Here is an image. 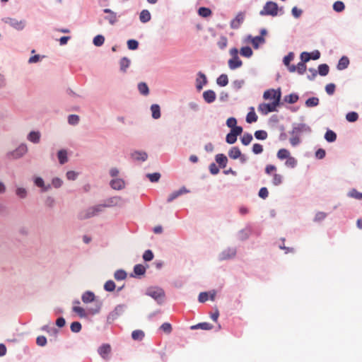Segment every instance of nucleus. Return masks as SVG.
<instances>
[{
	"label": "nucleus",
	"mask_w": 362,
	"mask_h": 362,
	"mask_svg": "<svg viewBox=\"0 0 362 362\" xmlns=\"http://www.w3.org/2000/svg\"><path fill=\"white\" fill-rule=\"evenodd\" d=\"M211 13V10L207 7L202 6L198 9V14L203 18H207L210 16Z\"/></svg>",
	"instance_id": "c9c22d12"
},
{
	"label": "nucleus",
	"mask_w": 362,
	"mask_h": 362,
	"mask_svg": "<svg viewBox=\"0 0 362 362\" xmlns=\"http://www.w3.org/2000/svg\"><path fill=\"white\" fill-rule=\"evenodd\" d=\"M146 269V268L144 265L139 264L134 266V272L136 275L140 276L145 274Z\"/></svg>",
	"instance_id": "e433bc0d"
},
{
	"label": "nucleus",
	"mask_w": 362,
	"mask_h": 362,
	"mask_svg": "<svg viewBox=\"0 0 362 362\" xmlns=\"http://www.w3.org/2000/svg\"><path fill=\"white\" fill-rule=\"evenodd\" d=\"M296 68H297V72L300 75H303L307 69L305 63H303L302 62H300L297 64Z\"/></svg>",
	"instance_id": "4d7b16f0"
},
{
	"label": "nucleus",
	"mask_w": 362,
	"mask_h": 362,
	"mask_svg": "<svg viewBox=\"0 0 362 362\" xmlns=\"http://www.w3.org/2000/svg\"><path fill=\"white\" fill-rule=\"evenodd\" d=\"M6 23L18 30H22L25 26V22L23 21H18L15 18H8Z\"/></svg>",
	"instance_id": "9b49d317"
},
{
	"label": "nucleus",
	"mask_w": 362,
	"mask_h": 362,
	"mask_svg": "<svg viewBox=\"0 0 362 362\" xmlns=\"http://www.w3.org/2000/svg\"><path fill=\"white\" fill-rule=\"evenodd\" d=\"M335 88H336V86L334 83H328L325 86V91L328 95H332L334 94V93L335 91Z\"/></svg>",
	"instance_id": "680f3d73"
},
{
	"label": "nucleus",
	"mask_w": 362,
	"mask_h": 362,
	"mask_svg": "<svg viewBox=\"0 0 362 362\" xmlns=\"http://www.w3.org/2000/svg\"><path fill=\"white\" fill-rule=\"evenodd\" d=\"M104 42L105 37L101 35L95 36L93 39V44L95 46H101L102 45H103Z\"/></svg>",
	"instance_id": "052dcab7"
},
{
	"label": "nucleus",
	"mask_w": 362,
	"mask_h": 362,
	"mask_svg": "<svg viewBox=\"0 0 362 362\" xmlns=\"http://www.w3.org/2000/svg\"><path fill=\"white\" fill-rule=\"evenodd\" d=\"M209 300V293L206 291L201 292L199 294L198 300L199 303H205Z\"/></svg>",
	"instance_id": "0e129e2a"
},
{
	"label": "nucleus",
	"mask_w": 362,
	"mask_h": 362,
	"mask_svg": "<svg viewBox=\"0 0 362 362\" xmlns=\"http://www.w3.org/2000/svg\"><path fill=\"white\" fill-rule=\"evenodd\" d=\"M240 53L243 57L249 58L252 55L253 52L250 47L245 46L240 49Z\"/></svg>",
	"instance_id": "f704fd0d"
},
{
	"label": "nucleus",
	"mask_w": 362,
	"mask_h": 362,
	"mask_svg": "<svg viewBox=\"0 0 362 362\" xmlns=\"http://www.w3.org/2000/svg\"><path fill=\"white\" fill-rule=\"evenodd\" d=\"M95 216V213L93 209V207H90L83 211H82L80 215H79V217L81 219H86V218H89L90 217H93Z\"/></svg>",
	"instance_id": "b1692460"
},
{
	"label": "nucleus",
	"mask_w": 362,
	"mask_h": 362,
	"mask_svg": "<svg viewBox=\"0 0 362 362\" xmlns=\"http://www.w3.org/2000/svg\"><path fill=\"white\" fill-rule=\"evenodd\" d=\"M227 44L228 39L225 36H221L217 42V45L221 49H224L226 47Z\"/></svg>",
	"instance_id": "6e6d98bb"
},
{
	"label": "nucleus",
	"mask_w": 362,
	"mask_h": 362,
	"mask_svg": "<svg viewBox=\"0 0 362 362\" xmlns=\"http://www.w3.org/2000/svg\"><path fill=\"white\" fill-rule=\"evenodd\" d=\"M110 186L112 189L120 190L125 187V182L122 179L115 178L111 180Z\"/></svg>",
	"instance_id": "f3484780"
},
{
	"label": "nucleus",
	"mask_w": 362,
	"mask_h": 362,
	"mask_svg": "<svg viewBox=\"0 0 362 362\" xmlns=\"http://www.w3.org/2000/svg\"><path fill=\"white\" fill-rule=\"evenodd\" d=\"M348 197L356 199L357 200H362V192H358L356 189H352L348 194Z\"/></svg>",
	"instance_id": "79ce46f5"
},
{
	"label": "nucleus",
	"mask_w": 362,
	"mask_h": 362,
	"mask_svg": "<svg viewBox=\"0 0 362 362\" xmlns=\"http://www.w3.org/2000/svg\"><path fill=\"white\" fill-rule=\"evenodd\" d=\"M216 93L212 90H207L203 93V98L207 103H212L216 100Z\"/></svg>",
	"instance_id": "dca6fc26"
},
{
	"label": "nucleus",
	"mask_w": 362,
	"mask_h": 362,
	"mask_svg": "<svg viewBox=\"0 0 362 362\" xmlns=\"http://www.w3.org/2000/svg\"><path fill=\"white\" fill-rule=\"evenodd\" d=\"M228 154L230 158L236 160L241 156V151L239 147L233 146L229 149Z\"/></svg>",
	"instance_id": "6ab92c4d"
},
{
	"label": "nucleus",
	"mask_w": 362,
	"mask_h": 362,
	"mask_svg": "<svg viewBox=\"0 0 362 362\" xmlns=\"http://www.w3.org/2000/svg\"><path fill=\"white\" fill-rule=\"evenodd\" d=\"M191 329H202L204 330H210L213 328V325L209 322H200L195 325H192Z\"/></svg>",
	"instance_id": "5701e85b"
},
{
	"label": "nucleus",
	"mask_w": 362,
	"mask_h": 362,
	"mask_svg": "<svg viewBox=\"0 0 362 362\" xmlns=\"http://www.w3.org/2000/svg\"><path fill=\"white\" fill-rule=\"evenodd\" d=\"M114 277L116 280H124L127 278V273L122 269L117 270L115 272Z\"/></svg>",
	"instance_id": "8fccbe9b"
},
{
	"label": "nucleus",
	"mask_w": 362,
	"mask_h": 362,
	"mask_svg": "<svg viewBox=\"0 0 362 362\" xmlns=\"http://www.w3.org/2000/svg\"><path fill=\"white\" fill-rule=\"evenodd\" d=\"M257 115L255 112L253 107H252V111L249 112L246 116V122L251 124L257 122Z\"/></svg>",
	"instance_id": "72a5a7b5"
},
{
	"label": "nucleus",
	"mask_w": 362,
	"mask_h": 362,
	"mask_svg": "<svg viewBox=\"0 0 362 362\" xmlns=\"http://www.w3.org/2000/svg\"><path fill=\"white\" fill-rule=\"evenodd\" d=\"M254 136L257 140H265L267 139L268 134L265 130H257L255 132Z\"/></svg>",
	"instance_id": "a19ab883"
},
{
	"label": "nucleus",
	"mask_w": 362,
	"mask_h": 362,
	"mask_svg": "<svg viewBox=\"0 0 362 362\" xmlns=\"http://www.w3.org/2000/svg\"><path fill=\"white\" fill-rule=\"evenodd\" d=\"M103 11L107 14L105 17V19L107 20L110 25H114L117 22V16L116 13L109 8H105Z\"/></svg>",
	"instance_id": "9d476101"
},
{
	"label": "nucleus",
	"mask_w": 362,
	"mask_h": 362,
	"mask_svg": "<svg viewBox=\"0 0 362 362\" xmlns=\"http://www.w3.org/2000/svg\"><path fill=\"white\" fill-rule=\"evenodd\" d=\"M245 13L239 12L235 18H233L230 23V26L232 29H238L245 20Z\"/></svg>",
	"instance_id": "6e6552de"
},
{
	"label": "nucleus",
	"mask_w": 362,
	"mask_h": 362,
	"mask_svg": "<svg viewBox=\"0 0 362 362\" xmlns=\"http://www.w3.org/2000/svg\"><path fill=\"white\" fill-rule=\"evenodd\" d=\"M104 289L107 291H113L115 289V284L113 281L109 280L105 282Z\"/></svg>",
	"instance_id": "13d9d810"
},
{
	"label": "nucleus",
	"mask_w": 362,
	"mask_h": 362,
	"mask_svg": "<svg viewBox=\"0 0 362 362\" xmlns=\"http://www.w3.org/2000/svg\"><path fill=\"white\" fill-rule=\"evenodd\" d=\"M252 151L253 153L256 155L260 154L263 152V146L260 144H253Z\"/></svg>",
	"instance_id": "69168bd1"
},
{
	"label": "nucleus",
	"mask_w": 362,
	"mask_h": 362,
	"mask_svg": "<svg viewBox=\"0 0 362 362\" xmlns=\"http://www.w3.org/2000/svg\"><path fill=\"white\" fill-rule=\"evenodd\" d=\"M160 329H162L163 332L170 334L172 332V325L168 322H164L160 326Z\"/></svg>",
	"instance_id": "bf43d9fd"
},
{
	"label": "nucleus",
	"mask_w": 362,
	"mask_h": 362,
	"mask_svg": "<svg viewBox=\"0 0 362 362\" xmlns=\"http://www.w3.org/2000/svg\"><path fill=\"white\" fill-rule=\"evenodd\" d=\"M148 158L144 151H134L131 153V158L134 161H145Z\"/></svg>",
	"instance_id": "ddd939ff"
},
{
	"label": "nucleus",
	"mask_w": 362,
	"mask_h": 362,
	"mask_svg": "<svg viewBox=\"0 0 362 362\" xmlns=\"http://www.w3.org/2000/svg\"><path fill=\"white\" fill-rule=\"evenodd\" d=\"M283 182V176L280 174H274L272 184L274 186H279Z\"/></svg>",
	"instance_id": "3c124183"
},
{
	"label": "nucleus",
	"mask_w": 362,
	"mask_h": 362,
	"mask_svg": "<svg viewBox=\"0 0 362 362\" xmlns=\"http://www.w3.org/2000/svg\"><path fill=\"white\" fill-rule=\"evenodd\" d=\"M325 139L329 143H332L337 139V134L331 129H327L325 134Z\"/></svg>",
	"instance_id": "393cba45"
},
{
	"label": "nucleus",
	"mask_w": 362,
	"mask_h": 362,
	"mask_svg": "<svg viewBox=\"0 0 362 362\" xmlns=\"http://www.w3.org/2000/svg\"><path fill=\"white\" fill-rule=\"evenodd\" d=\"M70 328L73 332H79L81 329V324L78 322H74L71 323Z\"/></svg>",
	"instance_id": "e2e57ef3"
},
{
	"label": "nucleus",
	"mask_w": 362,
	"mask_h": 362,
	"mask_svg": "<svg viewBox=\"0 0 362 362\" xmlns=\"http://www.w3.org/2000/svg\"><path fill=\"white\" fill-rule=\"evenodd\" d=\"M82 300L85 303H88L90 302L94 301L95 300V295L91 291H86L82 295Z\"/></svg>",
	"instance_id": "bb28decb"
},
{
	"label": "nucleus",
	"mask_w": 362,
	"mask_h": 362,
	"mask_svg": "<svg viewBox=\"0 0 362 362\" xmlns=\"http://www.w3.org/2000/svg\"><path fill=\"white\" fill-rule=\"evenodd\" d=\"M327 217V214L322 211L317 212L314 218L315 222H320L323 221Z\"/></svg>",
	"instance_id": "338daca9"
},
{
	"label": "nucleus",
	"mask_w": 362,
	"mask_h": 362,
	"mask_svg": "<svg viewBox=\"0 0 362 362\" xmlns=\"http://www.w3.org/2000/svg\"><path fill=\"white\" fill-rule=\"evenodd\" d=\"M139 20L141 22L145 23L151 20V14L148 10H143L139 15Z\"/></svg>",
	"instance_id": "2f4dec72"
},
{
	"label": "nucleus",
	"mask_w": 362,
	"mask_h": 362,
	"mask_svg": "<svg viewBox=\"0 0 362 362\" xmlns=\"http://www.w3.org/2000/svg\"><path fill=\"white\" fill-rule=\"evenodd\" d=\"M279 105L280 104L278 103L277 100L271 103H261L259 105L258 110L263 115H267L269 112L276 111V107Z\"/></svg>",
	"instance_id": "7ed1b4c3"
},
{
	"label": "nucleus",
	"mask_w": 362,
	"mask_h": 362,
	"mask_svg": "<svg viewBox=\"0 0 362 362\" xmlns=\"http://www.w3.org/2000/svg\"><path fill=\"white\" fill-rule=\"evenodd\" d=\"M132 337L134 340L141 341L144 337V332L140 329L134 330L132 333Z\"/></svg>",
	"instance_id": "37998d69"
},
{
	"label": "nucleus",
	"mask_w": 362,
	"mask_h": 362,
	"mask_svg": "<svg viewBox=\"0 0 362 362\" xmlns=\"http://www.w3.org/2000/svg\"><path fill=\"white\" fill-rule=\"evenodd\" d=\"M290 156V152L286 148H281L278 151L276 156L280 160L286 159Z\"/></svg>",
	"instance_id": "58836bf2"
},
{
	"label": "nucleus",
	"mask_w": 362,
	"mask_h": 362,
	"mask_svg": "<svg viewBox=\"0 0 362 362\" xmlns=\"http://www.w3.org/2000/svg\"><path fill=\"white\" fill-rule=\"evenodd\" d=\"M291 137L289 139L290 144L292 146L295 147L298 146L301 143V139L299 136L295 134H291Z\"/></svg>",
	"instance_id": "de8ad7c7"
},
{
	"label": "nucleus",
	"mask_w": 362,
	"mask_h": 362,
	"mask_svg": "<svg viewBox=\"0 0 362 362\" xmlns=\"http://www.w3.org/2000/svg\"><path fill=\"white\" fill-rule=\"evenodd\" d=\"M346 119L349 122H355L358 119V115L356 112H349L346 115Z\"/></svg>",
	"instance_id": "a18cd8bd"
},
{
	"label": "nucleus",
	"mask_w": 362,
	"mask_h": 362,
	"mask_svg": "<svg viewBox=\"0 0 362 362\" xmlns=\"http://www.w3.org/2000/svg\"><path fill=\"white\" fill-rule=\"evenodd\" d=\"M40 134L39 132H31L28 136V139L35 144H37L40 141Z\"/></svg>",
	"instance_id": "c85d7f7f"
},
{
	"label": "nucleus",
	"mask_w": 362,
	"mask_h": 362,
	"mask_svg": "<svg viewBox=\"0 0 362 362\" xmlns=\"http://www.w3.org/2000/svg\"><path fill=\"white\" fill-rule=\"evenodd\" d=\"M333 10L337 13L342 12L345 9V5L344 2L341 1H337L333 4Z\"/></svg>",
	"instance_id": "4c0bfd02"
},
{
	"label": "nucleus",
	"mask_w": 362,
	"mask_h": 362,
	"mask_svg": "<svg viewBox=\"0 0 362 362\" xmlns=\"http://www.w3.org/2000/svg\"><path fill=\"white\" fill-rule=\"evenodd\" d=\"M292 127V130L289 132L290 134L300 136L302 134H310L312 132L311 127L305 123H293Z\"/></svg>",
	"instance_id": "f03ea898"
},
{
	"label": "nucleus",
	"mask_w": 362,
	"mask_h": 362,
	"mask_svg": "<svg viewBox=\"0 0 362 362\" xmlns=\"http://www.w3.org/2000/svg\"><path fill=\"white\" fill-rule=\"evenodd\" d=\"M237 253V250L234 247H229L223 250L218 255V260L224 261L233 258Z\"/></svg>",
	"instance_id": "39448f33"
},
{
	"label": "nucleus",
	"mask_w": 362,
	"mask_h": 362,
	"mask_svg": "<svg viewBox=\"0 0 362 362\" xmlns=\"http://www.w3.org/2000/svg\"><path fill=\"white\" fill-rule=\"evenodd\" d=\"M329 67L327 64H322L318 66L317 74L322 76H325L329 74Z\"/></svg>",
	"instance_id": "cd10ccee"
},
{
	"label": "nucleus",
	"mask_w": 362,
	"mask_h": 362,
	"mask_svg": "<svg viewBox=\"0 0 362 362\" xmlns=\"http://www.w3.org/2000/svg\"><path fill=\"white\" fill-rule=\"evenodd\" d=\"M28 151L27 146L25 144L20 145L15 151L8 154V157L13 159H17L22 157Z\"/></svg>",
	"instance_id": "0eeeda50"
},
{
	"label": "nucleus",
	"mask_w": 362,
	"mask_h": 362,
	"mask_svg": "<svg viewBox=\"0 0 362 362\" xmlns=\"http://www.w3.org/2000/svg\"><path fill=\"white\" fill-rule=\"evenodd\" d=\"M285 165L287 167L293 168H295L297 165V160H296V159L295 158L291 157V156H289L286 158V160L285 162Z\"/></svg>",
	"instance_id": "864d4df0"
},
{
	"label": "nucleus",
	"mask_w": 362,
	"mask_h": 362,
	"mask_svg": "<svg viewBox=\"0 0 362 362\" xmlns=\"http://www.w3.org/2000/svg\"><path fill=\"white\" fill-rule=\"evenodd\" d=\"M146 294L155 300L158 298V290L156 287L148 288L146 291Z\"/></svg>",
	"instance_id": "c03bdc74"
},
{
	"label": "nucleus",
	"mask_w": 362,
	"mask_h": 362,
	"mask_svg": "<svg viewBox=\"0 0 362 362\" xmlns=\"http://www.w3.org/2000/svg\"><path fill=\"white\" fill-rule=\"evenodd\" d=\"M127 47L129 49L134 50L139 47V43L135 40H129L127 41Z\"/></svg>",
	"instance_id": "774afa93"
},
{
	"label": "nucleus",
	"mask_w": 362,
	"mask_h": 362,
	"mask_svg": "<svg viewBox=\"0 0 362 362\" xmlns=\"http://www.w3.org/2000/svg\"><path fill=\"white\" fill-rule=\"evenodd\" d=\"M215 160L218 164L219 168H225L228 163V158L223 153L216 154L215 156Z\"/></svg>",
	"instance_id": "2eb2a0df"
},
{
	"label": "nucleus",
	"mask_w": 362,
	"mask_h": 362,
	"mask_svg": "<svg viewBox=\"0 0 362 362\" xmlns=\"http://www.w3.org/2000/svg\"><path fill=\"white\" fill-rule=\"evenodd\" d=\"M319 98L317 97L309 98L305 100V105L308 107H314L319 105Z\"/></svg>",
	"instance_id": "c756f323"
},
{
	"label": "nucleus",
	"mask_w": 362,
	"mask_h": 362,
	"mask_svg": "<svg viewBox=\"0 0 362 362\" xmlns=\"http://www.w3.org/2000/svg\"><path fill=\"white\" fill-rule=\"evenodd\" d=\"M252 135L248 132H245L243 136L240 138L241 142L244 146L249 145L252 141Z\"/></svg>",
	"instance_id": "7c9ffc66"
},
{
	"label": "nucleus",
	"mask_w": 362,
	"mask_h": 362,
	"mask_svg": "<svg viewBox=\"0 0 362 362\" xmlns=\"http://www.w3.org/2000/svg\"><path fill=\"white\" fill-rule=\"evenodd\" d=\"M216 83L221 87H224L228 83V76L225 74H221L216 79Z\"/></svg>",
	"instance_id": "a878e982"
},
{
	"label": "nucleus",
	"mask_w": 362,
	"mask_h": 362,
	"mask_svg": "<svg viewBox=\"0 0 362 362\" xmlns=\"http://www.w3.org/2000/svg\"><path fill=\"white\" fill-rule=\"evenodd\" d=\"M244 84H245V81L243 79L235 80L232 82V87L235 90L237 91V90H240L243 86Z\"/></svg>",
	"instance_id": "5fc2aeb1"
},
{
	"label": "nucleus",
	"mask_w": 362,
	"mask_h": 362,
	"mask_svg": "<svg viewBox=\"0 0 362 362\" xmlns=\"http://www.w3.org/2000/svg\"><path fill=\"white\" fill-rule=\"evenodd\" d=\"M281 89L278 88L277 90L274 89H269L264 91L263 94V98L265 100H272L273 99V101H278V103H281Z\"/></svg>",
	"instance_id": "20e7f679"
},
{
	"label": "nucleus",
	"mask_w": 362,
	"mask_h": 362,
	"mask_svg": "<svg viewBox=\"0 0 362 362\" xmlns=\"http://www.w3.org/2000/svg\"><path fill=\"white\" fill-rule=\"evenodd\" d=\"M228 64L231 70L240 68L243 65V62L239 57H232L228 60Z\"/></svg>",
	"instance_id": "a211bd4d"
},
{
	"label": "nucleus",
	"mask_w": 362,
	"mask_h": 362,
	"mask_svg": "<svg viewBox=\"0 0 362 362\" xmlns=\"http://www.w3.org/2000/svg\"><path fill=\"white\" fill-rule=\"evenodd\" d=\"M250 234V229L249 228H245L240 230L238 233L237 236L240 240L243 241V240H245L249 238Z\"/></svg>",
	"instance_id": "4be33fe9"
},
{
	"label": "nucleus",
	"mask_w": 362,
	"mask_h": 362,
	"mask_svg": "<svg viewBox=\"0 0 362 362\" xmlns=\"http://www.w3.org/2000/svg\"><path fill=\"white\" fill-rule=\"evenodd\" d=\"M279 6L276 2L267 1L263 8L259 11L260 16H276L278 15Z\"/></svg>",
	"instance_id": "f257e3e1"
},
{
	"label": "nucleus",
	"mask_w": 362,
	"mask_h": 362,
	"mask_svg": "<svg viewBox=\"0 0 362 362\" xmlns=\"http://www.w3.org/2000/svg\"><path fill=\"white\" fill-rule=\"evenodd\" d=\"M58 158L61 164H64L67 162V153L64 150H60L58 152Z\"/></svg>",
	"instance_id": "603ef678"
},
{
	"label": "nucleus",
	"mask_w": 362,
	"mask_h": 362,
	"mask_svg": "<svg viewBox=\"0 0 362 362\" xmlns=\"http://www.w3.org/2000/svg\"><path fill=\"white\" fill-rule=\"evenodd\" d=\"M196 88L198 91H200L202 90L203 87L206 86L208 83V79L206 78V76L202 71H199L197 74V78H196Z\"/></svg>",
	"instance_id": "423d86ee"
},
{
	"label": "nucleus",
	"mask_w": 362,
	"mask_h": 362,
	"mask_svg": "<svg viewBox=\"0 0 362 362\" xmlns=\"http://www.w3.org/2000/svg\"><path fill=\"white\" fill-rule=\"evenodd\" d=\"M248 39L250 40L252 46L255 49H258L260 44H264L265 42V39L262 35H258L255 37H252L251 35H248Z\"/></svg>",
	"instance_id": "4468645a"
},
{
	"label": "nucleus",
	"mask_w": 362,
	"mask_h": 362,
	"mask_svg": "<svg viewBox=\"0 0 362 362\" xmlns=\"http://www.w3.org/2000/svg\"><path fill=\"white\" fill-rule=\"evenodd\" d=\"M138 90L141 95H147L149 93L148 87L146 83L141 82L138 84Z\"/></svg>",
	"instance_id": "ea45409f"
},
{
	"label": "nucleus",
	"mask_w": 362,
	"mask_h": 362,
	"mask_svg": "<svg viewBox=\"0 0 362 362\" xmlns=\"http://www.w3.org/2000/svg\"><path fill=\"white\" fill-rule=\"evenodd\" d=\"M349 64V59L346 56H343L340 58L337 65L338 70H344L348 67Z\"/></svg>",
	"instance_id": "412c9836"
},
{
	"label": "nucleus",
	"mask_w": 362,
	"mask_h": 362,
	"mask_svg": "<svg viewBox=\"0 0 362 362\" xmlns=\"http://www.w3.org/2000/svg\"><path fill=\"white\" fill-rule=\"evenodd\" d=\"M237 136L230 132L226 136V141L228 144H233L237 141Z\"/></svg>",
	"instance_id": "09e8293b"
},
{
	"label": "nucleus",
	"mask_w": 362,
	"mask_h": 362,
	"mask_svg": "<svg viewBox=\"0 0 362 362\" xmlns=\"http://www.w3.org/2000/svg\"><path fill=\"white\" fill-rule=\"evenodd\" d=\"M121 200L122 199L120 197H110L105 201L104 206L105 207H112L117 206L120 203Z\"/></svg>",
	"instance_id": "aec40b11"
},
{
	"label": "nucleus",
	"mask_w": 362,
	"mask_h": 362,
	"mask_svg": "<svg viewBox=\"0 0 362 362\" xmlns=\"http://www.w3.org/2000/svg\"><path fill=\"white\" fill-rule=\"evenodd\" d=\"M110 352H111V346L110 344H103L98 349L99 354L104 359L109 358L108 356L110 354Z\"/></svg>",
	"instance_id": "f8f14e48"
},
{
	"label": "nucleus",
	"mask_w": 362,
	"mask_h": 362,
	"mask_svg": "<svg viewBox=\"0 0 362 362\" xmlns=\"http://www.w3.org/2000/svg\"><path fill=\"white\" fill-rule=\"evenodd\" d=\"M299 99L298 95L296 93H291L284 97V101L289 104L296 103Z\"/></svg>",
	"instance_id": "473e14b6"
},
{
	"label": "nucleus",
	"mask_w": 362,
	"mask_h": 362,
	"mask_svg": "<svg viewBox=\"0 0 362 362\" xmlns=\"http://www.w3.org/2000/svg\"><path fill=\"white\" fill-rule=\"evenodd\" d=\"M189 189H187L185 187H182L180 189H179L178 190H175V191L173 192L168 196L167 202H171L174 199H177L178 197H180V196H181V195H182L184 194L189 193Z\"/></svg>",
	"instance_id": "1a4fd4ad"
},
{
	"label": "nucleus",
	"mask_w": 362,
	"mask_h": 362,
	"mask_svg": "<svg viewBox=\"0 0 362 362\" xmlns=\"http://www.w3.org/2000/svg\"><path fill=\"white\" fill-rule=\"evenodd\" d=\"M295 54L293 52H288L287 55H286L283 59V64L286 66H288L291 64V62L293 60Z\"/></svg>",
	"instance_id": "49530a36"
}]
</instances>
